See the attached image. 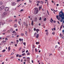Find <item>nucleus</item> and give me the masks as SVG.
I'll return each instance as SVG.
<instances>
[{
    "mask_svg": "<svg viewBox=\"0 0 64 64\" xmlns=\"http://www.w3.org/2000/svg\"><path fill=\"white\" fill-rule=\"evenodd\" d=\"M27 55H30V53L28 52L27 54Z\"/></svg>",
    "mask_w": 64,
    "mask_h": 64,
    "instance_id": "nucleus-40",
    "label": "nucleus"
},
{
    "mask_svg": "<svg viewBox=\"0 0 64 64\" xmlns=\"http://www.w3.org/2000/svg\"><path fill=\"white\" fill-rule=\"evenodd\" d=\"M28 52V50H26V53H27Z\"/></svg>",
    "mask_w": 64,
    "mask_h": 64,
    "instance_id": "nucleus-54",
    "label": "nucleus"
},
{
    "mask_svg": "<svg viewBox=\"0 0 64 64\" xmlns=\"http://www.w3.org/2000/svg\"><path fill=\"white\" fill-rule=\"evenodd\" d=\"M12 6H15L16 5V3L14 2H13L12 4Z\"/></svg>",
    "mask_w": 64,
    "mask_h": 64,
    "instance_id": "nucleus-5",
    "label": "nucleus"
},
{
    "mask_svg": "<svg viewBox=\"0 0 64 64\" xmlns=\"http://www.w3.org/2000/svg\"><path fill=\"white\" fill-rule=\"evenodd\" d=\"M18 22L19 24H21V23H20L21 22H20V21H18Z\"/></svg>",
    "mask_w": 64,
    "mask_h": 64,
    "instance_id": "nucleus-21",
    "label": "nucleus"
},
{
    "mask_svg": "<svg viewBox=\"0 0 64 64\" xmlns=\"http://www.w3.org/2000/svg\"><path fill=\"white\" fill-rule=\"evenodd\" d=\"M29 2L30 3H31L32 2V1H31V0H29Z\"/></svg>",
    "mask_w": 64,
    "mask_h": 64,
    "instance_id": "nucleus-36",
    "label": "nucleus"
},
{
    "mask_svg": "<svg viewBox=\"0 0 64 64\" xmlns=\"http://www.w3.org/2000/svg\"><path fill=\"white\" fill-rule=\"evenodd\" d=\"M4 7L5 6H2L0 7V10H3V9L4 8Z\"/></svg>",
    "mask_w": 64,
    "mask_h": 64,
    "instance_id": "nucleus-3",
    "label": "nucleus"
},
{
    "mask_svg": "<svg viewBox=\"0 0 64 64\" xmlns=\"http://www.w3.org/2000/svg\"><path fill=\"white\" fill-rule=\"evenodd\" d=\"M22 49V48L21 47H20V48H19V51H20V50H21V49Z\"/></svg>",
    "mask_w": 64,
    "mask_h": 64,
    "instance_id": "nucleus-42",
    "label": "nucleus"
},
{
    "mask_svg": "<svg viewBox=\"0 0 64 64\" xmlns=\"http://www.w3.org/2000/svg\"><path fill=\"white\" fill-rule=\"evenodd\" d=\"M22 56L21 55H20L19 56V57H21Z\"/></svg>",
    "mask_w": 64,
    "mask_h": 64,
    "instance_id": "nucleus-44",
    "label": "nucleus"
},
{
    "mask_svg": "<svg viewBox=\"0 0 64 64\" xmlns=\"http://www.w3.org/2000/svg\"><path fill=\"white\" fill-rule=\"evenodd\" d=\"M61 54V55H63L64 54V52H60Z\"/></svg>",
    "mask_w": 64,
    "mask_h": 64,
    "instance_id": "nucleus-8",
    "label": "nucleus"
},
{
    "mask_svg": "<svg viewBox=\"0 0 64 64\" xmlns=\"http://www.w3.org/2000/svg\"><path fill=\"white\" fill-rule=\"evenodd\" d=\"M5 51H6V50H5L4 49L2 50V52H5Z\"/></svg>",
    "mask_w": 64,
    "mask_h": 64,
    "instance_id": "nucleus-22",
    "label": "nucleus"
},
{
    "mask_svg": "<svg viewBox=\"0 0 64 64\" xmlns=\"http://www.w3.org/2000/svg\"><path fill=\"white\" fill-rule=\"evenodd\" d=\"M27 59H28V60H30V58L29 57H28L27 58Z\"/></svg>",
    "mask_w": 64,
    "mask_h": 64,
    "instance_id": "nucleus-41",
    "label": "nucleus"
},
{
    "mask_svg": "<svg viewBox=\"0 0 64 64\" xmlns=\"http://www.w3.org/2000/svg\"><path fill=\"white\" fill-rule=\"evenodd\" d=\"M21 1V0H16L17 2H20Z\"/></svg>",
    "mask_w": 64,
    "mask_h": 64,
    "instance_id": "nucleus-37",
    "label": "nucleus"
},
{
    "mask_svg": "<svg viewBox=\"0 0 64 64\" xmlns=\"http://www.w3.org/2000/svg\"><path fill=\"white\" fill-rule=\"evenodd\" d=\"M25 34L26 36H28V35H27V32H25Z\"/></svg>",
    "mask_w": 64,
    "mask_h": 64,
    "instance_id": "nucleus-11",
    "label": "nucleus"
},
{
    "mask_svg": "<svg viewBox=\"0 0 64 64\" xmlns=\"http://www.w3.org/2000/svg\"><path fill=\"white\" fill-rule=\"evenodd\" d=\"M14 54V52L12 53V54H11V55H13V54Z\"/></svg>",
    "mask_w": 64,
    "mask_h": 64,
    "instance_id": "nucleus-48",
    "label": "nucleus"
},
{
    "mask_svg": "<svg viewBox=\"0 0 64 64\" xmlns=\"http://www.w3.org/2000/svg\"><path fill=\"white\" fill-rule=\"evenodd\" d=\"M33 23H34V22H33V21L32 20V23H31L32 25H33Z\"/></svg>",
    "mask_w": 64,
    "mask_h": 64,
    "instance_id": "nucleus-15",
    "label": "nucleus"
},
{
    "mask_svg": "<svg viewBox=\"0 0 64 64\" xmlns=\"http://www.w3.org/2000/svg\"><path fill=\"white\" fill-rule=\"evenodd\" d=\"M12 33H14L15 32V31H14L12 32Z\"/></svg>",
    "mask_w": 64,
    "mask_h": 64,
    "instance_id": "nucleus-64",
    "label": "nucleus"
},
{
    "mask_svg": "<svg viewBox=\"0 0 64 64\" xmlns=\"http://www.w3.org/2000/svg\"><path fill=\"white\" fill-rule=\"evenodd\" d=\"M3 5V2H0V5Z\"/></svg>",
    "mask_w": 64,
    "mask_h": 64,
    "instance_id": "nucleus-10",
    "label": "nucleus"
},
{
    "mask_svg": "<svg viewBox=\"0 0 64 64\" xmlns=\"http://www.w3.org/2000/svg\"><path fill=\"white\" fill-rule=\"evenodd\" d=\"M37 18H34V21H37Z\"/></svg>",
    "mask_w": 64,
    "mask_h": 64,
    "instance_id": "nucleus-9",
    "label": "nucleus"
},
{
    "mask_svg": "<svg viewBox=\"0 0 64 64\" xmlns=\"http://www.w3.org/2000/svg\"><path fill=\"white\" fill-rule=\"evenodd\" d=\"M5 40H8V38H6L5 39Z\"/></svg>",
    "mask_w": 64,
    "mask_h": 64,
    "instance_id": "nucleus-43",
    "label": "nucleus"
},
{
    "mask_svg": "<svg viewBox=\"0 0 64 64\" xmlns=\"http://www.w3.org/2000/svg\"><path fill=\"white\" fill-rule=\"evenodd\" d=\"M24 62H26V60H24Z\"/></svg>",
    "mask_w": 64,
    "mask_h": 64,
    "instance_id": "nucleus-62",
    "label": "nucleus"
},
{
    "mask_svg": "<svg viewBox=\"0 0 64 64\" xmlns=\"http://www.w3.org/2000/svg\"><path fill=\"white\" fill-rule=\"evenodd\" d=\"M42 6H41L40 7V6H39V10H40V9H42V7H41Z\"/></svg>",
    "mask_w": 64,
    "mask_h": 64,
    "instance_id": "nucleus-17",
    "label": "nucleus"
},
{
    "mask_svg": "<svg viewBox=\"0 0 64 64\" xmlns=\"http://www.w3.org/2000/svg\"><path fill=\"white\" fill-rule=\"evenodd\" d=\"M7 33H10V31L9 30H8V31L7 32Z\"/></svg>",
    "mask_w": 64,
    "mask_h": 64,
    "instance_id": "nucleus-29",
    "label": "nucleus"
},
{
    "mask_svg": "<svg viewBox=\"0 0 64 64\" xmlns=\"http://www.w3.org/2000/svg\"><path fill=\"white\" fill-rule=\"evenodd\" d=\"M6 12H4V14H3V15H6Z\"/></svg>",
    "mask_w": 64,
    "mask_h": 64,
    "instance_id": "nucleus-16",
    "label": "nucleus"
},
{
    "mask_svg": "<svg viewBox=\"0 0 64 64\" xmlns=\"http://www.w3.org/2000/svg\"><path fill=\"white\" fill-rule=\"evenodd\" d=\"M33 48H35V46L33 45Z\"/></svg>",
    "mask_w": 64,
    "mask_h": 64,
    "instance_id": "nucleus-46",
    "label": "nucleus"
},
{
    "mask_svg": "<svg viewBox=\"0 0 64 64\" xmlns=\"http://www.w3.org/2000/svg\"><path fill=\"white\" fill-rule=\"evenodd\" d=\"M44 21H46V18H44Z\"/></svg>",
    "mask_w": 64,
    "mask_h": 64,
    "instance_id": "nucleus-28",
    "label": "nucleus"
},
{
    "mask_svg": "<svg viewBox=\"0 0 64 64\" xmlns=\"http://www.w3.org/2000/svg\"><path fill=\"white\" fill-rule=\"evenodd\" d=\"M58 46L57 45H56V46H55V48H57V47H58Z\"/></svg>",
    "mask_w": 64,
    "mask_h": 64,
    "instance_id": "nucleus-49",
    "label": "nucleus"
},
{
    "mask_svg": "<svg viewBox=\"0 0 64 64\" xmlns=\"http://www.w3.org/2000/svg\"><path fill=\"white\" fill-rule=\"evenodd\" d=\"M40 46H40V45H39L38 46V48H40Z\"/></svg>",
    "mask_w": 64,
    "mask_h": 64,
    "instance_id": "nucleus-30",
    "label": "nucleus"
},
{
    "mask_svg": "<svg viewBox=\"0 0 64 64\" xmlns=\"http://www.w3.org/2000/svg\"><path fill=\"white\" fill-rule=\"evenodd\" d=\"M59 17L60 18H61V19L60 20V22H63V20L64 19V14L63 12H62V11L61 12H60V13H59Z\"/></svg>",
    "mask_w": 64,
    "mask_h": 64,
    "instance_id": "nucleus-1",
    "label": "nucleus"
},
{
    "mask_svg": "<svg viewBox=\"0 0 64 64\" xmlns=\"http://www.w3.org/2000/svg\"><path fill=\"white\" fill-rule=\"evenodd\" d=\"M51 20L52 21V22H53V20L52 19V18H51Z\"/></svg>",
    "mask_w": 64,
    "mask_h": 64,
    "instance_id": "nucleus-53",
    "label": "nucleus"
},
{
    "mask_svg": "<svg viewBox=\"0 0 64 64\" xmlns=\"http://www.w3.org/2000/svg\"><path fill=\"white\" fill-rule=\"evenodd\" d=\"M19 40L20 41H21V38H19Z\"/></svg>",
    "mask_w": 64,
    "mask_h": 64,
    "instance_id": "nucleus-50",
    "label": "nucleus"
},
{
    "mask_svg": "<svg viewBox=\"0 0 64 64\" xmlns=\"http://www.w3.org/2000/svg\"><path fill=\"white\" fill-rule=\"evenodd\" d=\"M19 56V55L18 54H17L16 55V57H18V56Z\"/></svg>",
    "mask_w": 64,
    "mask_h": 64,
    "instance_id": "nucleus-55",
    "label": "nucleus"
},
{
    "mask_svg": "<svg viewBox=\"0 0 64 64\" xmlns=\"http://www.w3.org/2000/svg\"><path fill=\"white\" fill-rule=\"evenodd\" d=\"M23 50H24V51H22V53H24V52H25V49H23Z\"/></svg>",
    "mask_w": 64,
    "mask_h": 64,
    "instance_id": "nucleus-24",
    "label": "nucleus"
},
{
    "mask_svg": "<svg viewBox=\"0 0 64 64\" xmlns=\"http://www.w3.org/2000/svg\"><path fill=\"white\" fill-rule=\"evenodd\" d=\"M38 13V10L37 8H35L34 14H37Z\"/></svg>",
    "mask_w": 64,
    "mask_h": 64,
    "instance_id": "nucleus-2",
    "label": "nucleus"
},
{
    "mask_svg": "<svg viewBox=\"0 0 64 64\" xmlns=\"http://www.w3.org/2000/svg\"><path fill=\"white\" fill-rule=\"evenodd\" d=\"M56 16L57 19H58V20H60V18L59 17V18H58V16Z\"/></svg>",
    "mask_w": 64,
    "mask_h": 64,
    "instance_id": "nucleus-6",
    "label": "nucleus"
},
{
    "mask_svg": "<svg viewBox=\"0 0 64 64\" xmlns=\"http://www.w3.org/2000/svg\"><path fill=\"white\" fill-rule=\"evenodd\" d=\"M35 51L36 52H37V49H36V48L35 49Z\"/></svg>",
    "mask_w": 64,
    "mask_h": 64,
    "instance_id": "nucleus-27",
    "label": "nucleus"
},
{
    "mask_svg": "<svg viewBox=\"0 0 64 64\" xmlns=\"http://www.w3.org/2000/svg\"><path fill=\"white\" fill-rule=\"evenodd\" d=\"M34 31H36V28H34Z\"/></svg>",
    "mask_w": 64,
    "mask_h": 64,
    "instance_id": "nucleus-39",
    "label": "nucleus"
},
{
    "mask_svg": "<svg viewBox=\"0 0 64 64\" xmlns=\"http://www.w3.org/2000/svg\"><path fill=\"white\" fill-rule=\"evenodd\" d=\"M40 3H41V4H43V2L42 1H41L40 2Z\"/></svg>",
    "mask_w": 64,
    "mask_h": 64,
    "instance_id": "nucleus-31",
    "label": "nucleus"
},
{
    "mask_svg": "<svg viewBox=\"0 0 64 64\" xmlns=\"http://www.w3.org/2000/svg\"><path fill=\"white\" fill-rule=\"evenodd\" d=\"M61 28H62V25L61 26L60 28V30H61Z\"/></svg>",
    "mask_w": 64,
    "mask_h": 64,
    "instance_id": "nucleus-23",
    "label": "nucleus"
},
{
    "mask_svg": "<svg viewBox=\"0 0 64 64\" xmlns=\"http://www.w3.org/2000/svg\"><path fill=\"white\" fill-rule=\"evenodd\" d=\"M38 25L39 26H40V25H41V24L40 23H39L38 24Z\"/></svg>",
    "mask_w": 64,
    "mask_h": 64,
    "instance_id": "nucleus-58",
    "label": "nucleus"
},
{
    "mask_svg": "<svg viewBox=\"0 0 64 64\" xmlns=\"http://www.w3.org/2000/svg\"><path fill=\"white\" fill-rule=\"evenodd\" d=\"M23 44L24 45H26V42H24L23 43Z\"/></svg>",
    "mask_w": 64,
    "mask_h": 64,
    "instance_id": "nucleus-33",
    "label": "nucleus"
},
{
    "mask_svg": "<svg viewBox=\"0 0 64 64\" xmlns=\"http://www.w3.org/2000/svg\"><path fill=\"white\" fill-rule=\"evenodd\" d=\"M14 42H11V44H13V43H14Z\"/></svg>",
    "mask_w": 64,
    "mask_h": 64,
    "instance_id": "nucleus-51",
    "label": "nucleus"
},
{
    "mask_svg": "<svg viewBox=\"0 0 64 64\" xmlns=\"http://www.w3.org/2000/svg\"><path fill=\"white\" fill-rule=\"evenodd\" d=\"M47 12L48 14L49 15V12H48V10H47Z\"/></svg>",
    "mask_w": 64,
    "mask_h": 64,
    "instance_id": "nucleus-63",
    "label": "nucleus"
},
{
    "mask_svg": "<svg viewBox=\"0 0 64 64\" xmlns=\"http://www.w3.org/2000/svg\"><path fill=\"white\" fill-rule=\"evenodd\" d=\"M13 58H14V57H13V56H12L11 58V59H13Z\"/></svg>",
    "mask_w": 64,
    "mask_h": 64,
    "instance_id": "nucleus-56",
    "label": "nucleus"
},
{
    "mask_svg": "<svg viewBox=\"0 0 64 64\" xmlns=\"http://www.w3.org/2000/svg\"><path fill=\"white\" fill-rule=\"evenodd\" d=\"M36 44H37V45H38V44H39V42H36Z\"/></svg>",
    "mask_w": 64,
    "mask_h": 64,
    "instance_id": "nucleus-18",
    "label": "nucleus"
},
{
    "mask_svg": "<svg viewBox=\"0 0 64 64\" xmlns=\"http://www.w3.org/2000/svg\"><path fill=\"white\" fill-rule=\"evenodd\" d=\"M16 42H19V40H16Z\"/></svg>",
    "mask_w": 64,
    "mask_h": 64,
    "instance_id": "nucleus-47",
    "label": "nucleus"
},
{
    "mask_svg": "<svg viewBox=\"0 0 64 64\" xmlns=\"http://www.w3.org/2000/svg\"><path fill=\"white\" fill-rule=\"evenodd\" d=\"M56 6H59V4H56Z\"/></svg>",
    "mask_w": 64,
    "mask_h": 64,
    "instance_id": "nucleus-61",
    "label": "nucleus"
},
{
    "mask_svg": "<svg viewBox=\"0 0 64 64\" xmlns=\"http://www.w3.org/2000/svg\"><path fill=\"white\" fill-rule=\"evenodd\" d=\"M36 31H39V30L38 29H36Z\"/></svg>",
    "mask_w": 64,
    "mask_h": 64,
    "instance_id": "nucleus-25",
    "label": "nucleus"
},
{
    "mask_svg": "<svg viewBox=\"0 0 64 64\" xmlns=\"http://www.w3.org/2000/svg\"><path fill=\"white\" fill-rule=\"evenodd\" d=\"M8 50H10V47H8Z\"/></svg>",
    "mask_w": 64,
    "mask_h": 64,
    "instance_id": "nucleus-38",
    "label": "nucleus"
},
{
    "mask_svg": "<svg viewBox=\"0 0 64 64\" xmlns=\"http://www.w3.org/2000/svg\"><path fill=\"white\" fill-rule=\"evenodd\" d=\"M36 35H37V33H36H36H35L34 34V36L35 37H36Z\"/></svg>",
    "mask_w": 64,
    "mask_h": 64,
    "instance_id": "nucleus-7",
    "label": "nucleus"
},
{
    "mask_svg": "<svg viewBox=\"0 0 64 64\" xmlns=\"http://www.w3.org/2000/svg\"><path fill=\"white\" fill-rule=\"evenodd\" d=\"M10 32H12V31H13V29L12 28H11L10 30Z\"/></svg>",
    "mask_w": 64,
    "mask_h": 64,
    "instance_id": "nucleus-19",
    "label": "nucleus"
},
{
    "mask_svg": "<svg viewBox=\"0 0 64 64\" xmlns=\"http://www.w3.org/2000/svg\"><path fill=\"white\" fill-rule=\"evenodd\" d=\"M36 3H40V1H37L36 2Z\"/></svg>",
    "mask_w": 64,
    "mask_h": 64,
    "instance_id": "nucleus-20",
    "label": "nucleus"
},
{
    "mask_svg": "<svg viewBox=\"0 0 64 64\" xmlns=\"http://www.w3.org/2000/svg\"><path fill=\"white\" fill-rule=\"evenodd\" d=\"M24 24V25L26 26V22H23Z\"/></svg>",
    "mask_w": 64,
    "mask_h": 64,
    "instance_id": "nucleus-13",
    "label": "nucleus"
},
{
    "mask_svg": "<svg viewBox=\"0 0 64 64\" xmlns=\"http://www.w3.org/2000/svg\"><path fill=\"white\" fill-rule=\"evenodd\" d=\"M41 19H42V18H41V17H40V19H39V20H41Z\"/></svg>",
    "mask_w": 64,
    "mask_h": 64,
    "instance_id": "nucleus-35",
    "label": "nucleus"
},
{
    "mask_svg": "<svg viewBox=\"0 0 64 64\" xmlns=\"http://www.w3.org/2000/svg\"><path fill=\"white\" fill-rule=\"evenodd\" d=\"M23 11V9H22L20 10V11L21 12H22V11Z\"/></svg>",
    "mask_w": 64,
    "mask_h": 64,
    "instance_id": "nucleus-52",
    "label": "nucleus"
},
{
    "mask_svg": "<svg viewBox=\"0 0 64 64\" xmlns=\"http://www.w3.org/2000/svg\"><path fill=\"white\" fill-rule=\"evenodd\" d=\"M14 45L15 46H17V44H15Z\"/></svg>",
    "mask_w": 64,
    "mask_h": 64,
    "instance_id": "nucleus-60",
    "label": "nucleus"
},
{
    "mask_svg": "<svg viewBox=\"0 0 64 64\" xmlns=\"http://www.w3.org/2000/svg\"><path fill=\"white\" fill-rule=\"evenodd\" d=\"M21 35L22 36H24V34H23L22 33L21 34Z\"/></svg>",
    "mask_w": 64,
    "mask_h": 64,
    "instance_id": "nucleus-32",
    "label": "nucleus"
},
{
    "mask_svg": "<svg viewBox=\"0 0 64 64\" xmlns=\"http://www.w3.org/2000/svg\"><path fill=\"white\" fill-rule=\"evenodd\" d=\"M14 28H16V27H17V25H16V24L14 25Z\"/></svg>",
    "mask_w": 64,
    "mask_h": 64,
    "instance_id": "nucleus-14",
    "label": "nucleus"
},
{
    "mask_svg": "<svg viewBox=\"0 0 64 64\" xmlns=\"http://www.w3.org/2000/svg\"><path fill=\"white\" fill-rule=\"evenodd\" d=\"M38 37H39V34H37L36 37V38H38Z\"/></svg>",
    "mask_w": 64,
    "mask_h": 64,
    "instance_id": "nucleus-12",
    "label": "nucleus"
},
{
    "mask_svg": "<svg viewBox=\"0 0 64 64\" xmlns=\"http://www.w3.org/2000/svg\"><path fill=\"white\" fill-rule=\"evenodd\" d=\"M9 22H11V21H12V20H10L9 21Z\"/></svg>",
    "mask_w": 64,
    "mask_h": 64,
    "instance_id": "nucleus-45",
    "label": "nucleus"
},
{
    "mask_svg": "<svg viewBox=\"0 0 64 64\" xmlns=\"http://www.w3.org/2000/svg\"><path fill=\"white\" fill-rule=\"evenodd\" d=\"M8 59L7 58L6 60V61H8Z\"/></svg>",
    "mask_w": 64,
    "mask_h": 64,
    "instance_id": "nucleus-57",
    "label": "nucleus"
},
{
    "mask_svg": "<svg viewBox=\"0 0 64 64\" xmlns=\"http://www.w3.org/2000/svg\"><path fill=\"white\" fill-rule=\"evenodd\" d=\"M32 63H33L34 62H33V60H32Z\"/></svg>",
    "mask_w": 64,
    "mask_h": 64,
    "instance_id": "nucleus-59",
    "label": "nucleus"
},
{
    "mask_svg": "<svg viewBox=\"0 0 64 64\" xmlns=\"http://www.w3.org/2000/svg\"><path fill=\"white\" fill-rule=\"evenodd\" d=\"M4 10L5 11H7L9 10V8L8 7H6L4 8Z\"/></svg>",
    "mask_w": 64,
    "mask_h": 64,
    "instance_id": "nucleus-4",
    "label": "nucleus"
},
{
    "mask_svg": "<svg viewBox=\"0 0 64 64\" xmlns=\"http://www.w3.org/2000/svg\"><path fill=\"white\" fill-rule=\"evenodd\" d=\"M46 35H48V32H46Z\"/></svg>",
    "mask_w": 64,
    "mask_h": 64,
    "instance_id": "nucleus-34",
    "label": "nucleus"
},
{
    "mask_svg": "<svg viewBox=\"0 0 64 64\" xmlns=\"http://www.w3.org/2000/svg\"><path fill=\"white\" fill-rule=\"evenodd\" d=\"M26 54H25V53H24L22 54V55L23 56H24V55H25Z\"/></svg>",
    "mask_w": 64,
    "mask_h": 64,
    "instance_id": "nucleus-26",
    "label": "nucleus"
}]
</instances>
